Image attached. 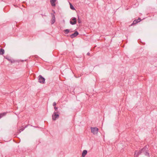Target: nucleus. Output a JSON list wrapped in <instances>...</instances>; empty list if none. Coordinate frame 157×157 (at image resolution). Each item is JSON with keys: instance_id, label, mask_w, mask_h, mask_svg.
<instances>
[{"instance_id": "7", "label": "nucleus", "mask_w": 157, "mask_h": 157, "mask_svg": "<svg viewBox=\"0 0 157 157\" xmlns=\"http://www.w3.org/2000/svg\"><path fill=\"white\" fill-rule=\"evenodd\" d=\"M78 35V33L77 31H75L73 34H71L70 37L72 38L76 37Z\"/></svg>"}, {"instance_id": "2", "label": "nucleus", "mask_w": 157, "mask_h": 157, "mask_svg": "<svg viewBox=\"0 0 157 157\" xmlns=\"http://www.w3.org/2000/svg\"><path fill=\"white\" fill-rule=\"evenodd\" d=\"M91 132L94 134H97L98 133V129L97 127H91Z\"/></svg>"}, {"instance_id": "19", "label": "nucleus", "mask_w": 157, "mask_h": 157, "mask_svg": "<svg viewBox=\"0 0 157 157\" xmlns=\"http://www.w3.org/2000/svg\"><path fill=\"white\" fill-rule=\"evenodd\" d=\"M56 102H54L53 103V105L54 106H56Z\"/></svg>"}, {"instance_id": "25", "label": "nucleus", "mask_w": 157, "mask_h": 157, "mask_svg": "<svg viewBox=\"0 0 157 157\" xmlns=\"http://www.w3.org/2000/svg\"><path fill=\"white\" fill-rule=\"evenodd\" d=\"M85 157V156H84V157Z\"/></svg>"}, {"instance_id": "22", "label": "nucleus", "mask_w": 157, "mask_h": 157, "mask_svg": "<svg viewBox=\"0 0 157 157\" xmlns=\"http://www.w3.org/2000/svg\"><path fill=\"white\" fill-rule=\"evenodd\" d=\"M54 109H55V110H56L58 109V107H56V106H54Z\"/></svg>"}, {"instance_id": "15", "label": "nucleus", "mask_w": 157, "mask_h": 157, "mask_svg": "<svg viewBox=\"0 0 157 157\" xmlns=\"http://www.w3.org/2000/svg\"><path fill=\"white\" fill-rule=\"evenodd\" d=\"M64 31L65 34H67L69 32L70 30L68 29H66L64 30Z\"/></svg>"}, {"instance_id": "1", "label": "nucleus", "mask_w": 157, "mask_h": 157, "mask_svg": "<svg viewBox=\"0 0 157 157\" xmlns=\"http://www.w3.org/2000/svg\"><path fill=\"white\" fill-rule=\"evenodd\" d=\"M148 149L147 146H145L141 149L142 153H143L146 156H149V153L147 152Z\"/></svg>"}, {"instance_id": "13", "label": "nucleus", "mask_w": 157, "mask_h": 157, "mask_svg": "<svg viewBox=\"0 0 157 157\" xmlns=\"http://www.w3.org/2000/svg\"><path fill=\"white\" fill-rule=\"evenodd\" d=\"M4 53V50L3 49L1 48L0 49V55H2Z\"/></svg>"}, {"instance_id": "5", "label": "nucleus", "mask_w": 157, "mask_h": 157, "mask_svg": "<svg viewBox=\"0 0 157 157\" xmlns=\"http://www.w3.org/2000/svg\"><path fill=\"white\" fill-rule=\"evenodd\" d=\"M77 21L76 18L75 17L73 18L71 21H70V23L71 25H73L76 24Z\"/></svg>"}, {"instance_id": "21", "label": "nucleus", "mask_w": 157, "mask_h": 157, "mask_svg": "<svg viewBox=\"0 0 157 157\" xmlns=\"http://www.w3.org/2000/svg\"><path fill=\"white\" fill-rule=\"evenodd\" d=\"M10 62L11 63H14L15 61L14 60H13L11 59V61H10Z\"/></svg>"}, {"instance_id": "17", "label": "nucleus", "mask_w": 157, "mask_h": 157, "mask_svg": "<svg viewBox=\"0 0 157 157\" xmlns=\"http://www.w3.org/2000/svg\"><path fill=\"white\" fill-rule=\"evenodd\" d=\"M78 23H81V21L80 19V18H79V17H78Z\"/></svg>"}, {"instance_id": "11", "label": "nucleus", "mask_w": 157, "mask_h": 157, "mask_svg": "<svg viewBox=\"0 0 157 157\" xmlns=\"http://www.w3.org/2000/svg\"><path fill=\"white\" fill-rule=\"evenodd\" d=\"M87 152V151L86 150H83L82 153V157H84V156H85L86 155Z\"/></svg>"}, {"instance_id": "23", "label": "nucleus", "mask_w": 157, "mask_h": 157, "mask_svg": "<svg viewBox=\"0 0 157 157\" xmlns=\"http://www.w3.org/2000/svg\"><path fill=\"white\" fill-rule=\"evenodd\" d=\"M90 54L89 52H88L87 53V55H88V56H90Z\"/></svg>"}, {"instance_id": "3", "label": "nucleus", "mask_w": 157, "mask_h": 157, "mask_svg": "<svg viewBox=\"0 0 157 157\" xmlns=\"http://www.w3.org/2000/svg\"><path fill=\"white\" fill-rule=\"evenodd\" d=\"M58 112L57 111L56 112L55 111L53 114L52 115V120L53 121H55L56 119H58L59 117V115L57 114Z\"/></svg>"}, {"instance_id": "8", "label": "nucleus", "mask_w": 157, "mask_h": 157, "mask_svg": "<svg viewBox=\"0 0 157 157\" xmlns=\"http://www.w3.org/2000/svg\"><path fill=\"white\" fill-rule=\"evenodd\" d=\"M142 153L141 150L139 151H135L134 154V157H137L138 156Z\"/></svg>"}, {"instance_id": "6", "label": "nucleus", "mask_w": 157, "mask_h": 157, "mask_svg": "<svg viewBox=\"0 0 157 157\" xmlns=\"http://www.w3.org/2000/svg\"><path fill=\"white\" fill-rule=\"evenodd\" d=\"M51 15L52 17V19L51 20V24H53L55 21V17L53 13H51Z\"/></svg>"}, {"instance_id": "4", "label": "nucleus", "mask_w": 157, "mask_h": 157, "mask_svg": "<svg viewBox=\"0 0 157 157\" xmlns=\"http://www.w3.org/2000/svg\"><path fill=\"white\" fill-rule=\"evenodd\" d=\"M45 79L41 75L38 76V82L44 84L45 83Z\"/></svg>"}, {"instance_id": "14", "label": "nucleus", "mask_w": 157, "mask_h": 157, "mask_svg": "<svg viewBox=\"0 0 157 157\" xmlns=\"http://www.w3.org/2000/svg\"><path fill=\"white\" fill-rule=\"evenodd\" d=\"M138 23V21H137V20H135L134 21H133V23H132L130 25V26H132L133 25H136V24L137 23Z\"/></svg>"}, {"instance_id": "9", "label": "nucleus", "mask_w": 157, "mask_h": 157, "mask_svg": "<svg viewBox=\"0 0 157 157\" xmlns=\"http://www.w3.org/2000/svg\"><path fill=\"white\" fill-rule=\"evenodd\" d=\"M57 0H50V2L52 6H56L55 2Z\"/></svg>"}, {"instance_id": "24", "label": "nucleus", "mask_w": 157, "mask_h": 157, "mask_svg": "<svg viewBox=\"0 0 157 157\" xmlns=\"http://www.w3.org/2000/svg\"><path fill=\"white\" fill-rule=\"evenodd\" d=\"M52 11H53L54 12V13H55V12L54 10H52Z\"/></svg>"}, {"instance_id": "10", "label": "nucleus", "mask_w": 157, "mask_h": 157, "mask_svg": "<svg viewBox=\"0 0 157 157\" xmlns=\"http://www.w3.org/2000/svg\"><path fill=\"white\" fill-rule=\"evenodd\" d=\"M27 126H26L25 127H23L22 126L21 127V128L20 130H18V133H20L21 131H23L24 130V129L26 128L27 127Z\"/></svg>"}, {"instance_id": "18", "label": "nucleus", "mask_w": 157, "mask_h": 157, "mask_svg": "<svg viewBox=\"0 0 157 157\" xmlns=\"http://www.w3.org/2000/svg\"><path fill=\"white\" fill-rule=\"evenodd\" d=\"M6 58L7 59L8 61H11V59L10 58V57H6Z\"/></svg>"}, {"instance_id": "16", "label": "nucleus", "mask_w": 157, "mask_h": 157, "mask_svg": "<svg viewBox=\"0 0 157 157\" xmlns=\"http://www.w3.org/2000/svg\"><path fill=\"white\" fill-rule=\"evenodd\" d=\"M70 7L71 9L72 10H75V9L74 7V6L72 5H71V3H70Z\"/></svg>"}, {"instance_id": "12", "label": "nucleus", "mask_w": 157, "mask_h": 157, "mask_svg": "<svg viewBox=\"0 0 157 157\" xmlns=\"http://www.w3.org/2000/svg\"><path fill=\"white\" fill-rule=\"evenodd\" d=\"M7 113L6 112H4L2 113H0V119L2 118L3 116H4L6 115Z\"/></svg>"}, {"instance_id": "20", "label": "nucleus", "mask_w": 157, "mask_h": 157, "mask_svg": "<svg viewBox=\"0 0 157 157\" xmlns=\"http://www.w3.org/2000/svg\"><path fill=\"white\" fill-rule=\"evenodd\" d=\"M138 21V22H140V19L139 18L138 19L136 20Z\"/></svg>"}]
</instances>
